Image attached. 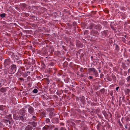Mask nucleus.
Wrapping results in <instances>:
<instances>
[{"mask_svg": "<svg viewBox=\"0 0 130 130\" xmlns=\"http://www.w3.org/2000/svg\"><path fill=\"white\" fill-rule=\"evenodd\" d=\"M122 40L124 42H125L126 40L125 38L123 37H122Z\"/></svg>", "mask_w": 130, "mask_h": 130, "instance_id": "obj_28", "label": "nucleus"}, {"mask_svg": "<svg viewBox=\"0 0 130 130\" xmlns=\"http://www.w3.org/2000/svg\"><path fill=\"white\" fill-rule=\"evenodd\" d=\"M73 25V26H75L76 25V23L75 22H74Z\"/></svg>", "mask_w": 130, "mask_h": 130, "instance_id": "obj_32", "label": "nucleus"}, {"mask_svg": "<svg viewBox=\"0 0 130 130\" xmlns=\"http://www.w3.org/2000/svg\"><path fill=\"white\" fill-rule=\"evenodd\" d=\"M94 25L93 24H90L89 27H87V28H89L90 29H91L94 27Z\"/></svg>", "mask_w": 130, "mask_h": 130, "instance_id": "obj_15", "label": "nucleus"}, {"mask_svg": "<svg viewBox=\"0 0 130 130\" xmlns=\"http://www.w3.org/2000/svg\"><path fill=\"white\" fill-rule=\"evenodd\" d=\"M89 77L90 79H93V77H92V76H89Z\"/></svg>", "mask_w": 130, "mask_h": 130, "instance_id": "obj_33", "label": "nucleus"}, {"mask_svg": "<svg viewBox=\"0 0 130 130\" xmlns=\"http://www.w3.org/2000/svg\"><path fill=\"white\" fill-rule=\"evenodd\" d=\"M45 121L47 123H48L50 122V120L49 118H46Z\"/></svg>", "mask_w": 130, "mask_h": 130, "instance_id": "obj_26", "label": "nucleus"}, {"mask_svg": "<svg viewBox=\"0 0 130 130\" xmlns=\"http://www.w3.org/2000/svg\"><path fill=\"white\" fill-rule=\"evenodd\" d=\"M93 74L96 77L98 75V74L97 71L93 72Z\"/></svg>", "mask_w": 130, "mask_h": 130, "instance_id": "obj_25", "label": "nucleus"}, {"mask_svg": "<svg viewBox=\"0 0 130 130\" xmlns=\"http://www.w3.org/2000/svg\"><path fill=\"white\" fill-rule=\"evenodd\" d=\"M128 44L129 45H130V41H129Z\"/></svg>", "mask_w": 130, "mask_h": 130, "instance_id": "obj_40", "label": "nucleus"}, {"mask_svg": "<svg viewBox=\"0 0 130 130\" xmlns=\"http://www.w3.org/2000/svg\"><path fill=\"white\" fill-rule=\"evenodd\" d=\"M27 107H28V112L32 115H34L35 114L34 108L29 105L27 106Z\"/></svg>", "mask_w": 130, "mask_h": 130, "instance_id": "obj_3", "label": "nucleus"}, {"mask_svg": "<svg viewBox=\"0 0 130 130\" xmlns=\"http://www.w3.org/2000/svg\"><path fill=\"white\" fill-rule=\"evenodd\" d=\"M42 114L43 115H45V113L44 112H42Z\"/></svg>", "mask_w": 130, "mask_h": 130, "instance_id": "obj_36", "label": "nucleus"}, {"mask_svg": "<svg viewBox=\"0 0 130 130\" xmlns=\"http://www.w3.org/2000/svg\"><path fill=\"white\" fill-rule=\"evenodd\" d=\"M25 5H25V4H24V6H25Z\"/></svg>", "mask_w": 130, "mask_h": 130, "instance_id": "obj_51", "label": "nucleus"}, {"mask_svg": "<svg viewBox=\"0 0 130 130\" xmlns=\"http://www.w3.org/2000/svg\"><path fill=\"white\" fill-rule=\"evenodd\" d=\"M6 106L1 105L0 106V110L2 111H4L6 108Z\"/></svg>", "mask_w": 130, "mask_h": 130, "instance_id": "obj_12", "label": "nucleus"}, {"mask_svg": "<svg viewBox=\"0 0 130 130\" xmlns=\"http://www.w3.org/2000/svg\"><path fill=\"white\" fill-rule=\"evenodd\" d=\"M97 71L96 70V69L94 68L93 71V72H95L96 71Z\"/></svg>", "mask_w": 130, "mask_h": 130, "instance_id": "obj_38", "label": "nucleus"}, {"mask_svg": "<svg viewBox=\"0 0 130 130\" xmlns=\"http://www.w3.org/2000/svg\"><path fill=\"white\" fill-rule=\"evenodd\" d=\"M7 90L6 89V88L2 87L0 89V91L2 93H4L6 92V91Z\"/></svg>", "mask_w": 130, "mask_h": 130, "instance_id": "obj_13", "label": "nucleus"}, {"mask_svg": "<svg viewBox=\"0 0 130 130\" xmlns=\"http://www.w3.org/2000/svg\"><path fill=\"white\" fill-rule=\"evenodd\" d=\"M30 72L29 71H27V73L25 72L23 73V77H26V76L28 75V73H30Z\"/></svg>", "mask_w": 130, "mask_h": 130, "instance_id": "obj_10", "label": "nucleus"}, {"mask_svg": "<svg viewBox=\"0 0 130 130\" xmlns=\"http://www.w3.org/2000/svg\"><path fill=\"white\" fill-rule=\"evenodd\" d=\"M1 58L0 57V60H1Z\"/></svg>", "mask_w": 130, "mask_h": 130, "instance_id": "obj_50", "label": "nucleus"}, {"mask_svg": "<svg viewBox=\"0 0 130 130\" xmlns=\"http://www.w3.org/2000/svg\"><path fill=\"white\" fill-rule=\"evenodd\" d=\"M54 64V63L53 62H51L49 64V65L50 66H53Z\"/></svg>", "mask_w": 130, "mask_h": 130, "instance_id": "obj_29", "label": "nucleus"}, {"mask_svg": "<svg viewBox=\"0 0 130 130\" xmlns=\"http://www.w3.org/2000/svg\"><path fill=\"white\" fill-rule=\"evenodd\" d=\"M127 61H129V60H128H128H127Z\"/></svg>", "mask_w": 130, "mask_h": 130, "instance_id": "obj_49", "label": "nucleus"}, {"mask_svg": "<svg viewBox=\"0 0 130 130\" xmlns=\"http://www.w3.org/2000/svg\"><path fill=\"white\" fill-rule=\"evenodd\" d=\"M99 71L100 72H101V71H100V70H99Z\"/></svg>", "mask_w": 130, "mask_h": 130, "instance_id": "obj_48", "label": "nucleus"}, {"mask_svg": "<svg viewBox=\"0 0 130 130\" xmlns=\"http://www.w3.org/2000/svg\"><path fill=\"white\" fill-rule=\"evenodd\" d=\"M13 118L16 120H19V117H18L16 116H14Z\"/></svg>", "mask_w": 130, "mask_h": 130, "instance_id": "obj_19", "label": "nucleus"}, {"mask_svg": "<svg viewBox=\"0 0 130 130\" xmlns=\"http://www.w3.org/2000/svg\"><path fill=\"white\" fill-rule=\"evenodd\" d=\"M105 91V90L103 88L101 90H100V91L102 93H104Z\"/></svg>", "mask_w": 130, "mask_h": 130, "instance_id": "obj_24", "label": "nucleus"}, {"mask_svg": "<svg viewBox=\"0 0 130 130\" xmlns=\"http://www.w3.org/2000/svg\"><path fill=\"white\" fill-rule=\"evenodd\" d=\"M49 115L51 116H54V111H51L49 113Z\"/></svg>", "mask_w": 130, "mask_h": 130, "instance_id": "obj_22", "label": "nucleus"}, {"mask_svg": "<svg viewBox=\"0 0 130 130\" xmlns=\"http://www.w3.org/2000/svg\"><path fill=\"white\" fill-rule=\"evenodd\" d=\"M130 92V90L129 89H127L125 90V94L126 95H128Z\"/></svg>", "mask_w": 130, "mask_h": 130, "instance_id": "obj_14", "label": "nucleus"}, {"mask_svg": "<svg viewBox=\"0 0 130 130\" xmlns=\"http://www.w3.org/2000/svg\"><path fill=\"white\" fill-rule=\"evenodd\" d=\"M19 79H20L21 80H23V81H24V79L23 78H19Z\"/></svg>", "mask_w": 130, "mask_h": 130, "instance_id": "obj_31", "label": "nucleus"}, {"mask_svg": "<svg viewBox=\"0 0 130 130\" xmlns=\"http://www.w3.org/2000/svg\"><path fill=\"white\" fill-rule=\"evenodd\" d=\"M40 128H35L34 130H40Z\"/></svg>", "mask_w": 130, "mask_h": 130, "instance_id": "obj_35", "label": "nucleus"}, {"mask_svg": "<svg viewBox=\"0 0 130 130\" xmlns=\"http://www.w3.org/2000/svg\"><path fill=\"white\" fill-rule=\"evenodd\" d=\"M6 14L5 13H2L0 14V16L2 18H4L5 17Z\"/></svg>", "mask_w": 130, "mask_h": 130, "instance_id": "obj_18", "label": "nucleus"}, {"mask_svg": "<svg viewBox=\"0 0 130 130\" xmlns=\"http://www.w3.org/2000/svg\"><path fill=\"white\" fill-rule=\"evenodd\" d=\"M111 27L112 28L113 27V26H111Z\"/></svg>", "mask_w": 130, "mask_h": 130, "instance_id": "obj_47", "label": "nucleus"}, {"mask_svg": "<svg viewBox=\"0 0 130 130\" xmlns=\"http://www.w3.org/2000/svg\"><path fill=\"white\" fill-rule=\"evenodd\" d=\"M6 113V112L5 111H4L3 113V114H5Z\"/></svg>", "mask_w": 130, "mask_h": 130, "instance_id": "obj_39", "label": "nucleus"}, {"mask_svg": "<svg viewBox=\"0 0 130 130\" xmlns=\"http://www.w3.org/2000/svg\"><path fill=\"white\" fill-rule=\"evenodd\" d=\"M129 120V118L128 117L126 119V121H128Z\"/></svg>", "mask_w": 130, "mask_h": 130, "instance_id": "obj_37", "label": "nucleus"}, {"mask_svg": "<svg viewBox=\"0 0 130 130\" xmlns=\"http://www.w3.org/2000/svg\"><path fill=\"white\" fill-rule=\"evenodd\" d=\"M59 130H66L64 127H61L60 129Z\"/></svg>", "mask_w": 130, "mask_h": 130, "instance_id": "obj_27", "label": "nucleus"}, {"mask_svg": "<svg viewBox=\"0 0 130 130\" xmlns=\"http://www.w3.org/2000/svg\"><path fill=\"white\" fill-rule=\"evenodd\" d=\"M119 87H117L116 88V91H118V89H119Z\"/></svg>", "mask_w": 130, "mask_h": 130, "instance_id": "obj_34", "label": "nucleus"}, {"mask_svg": "<svg viewBox=\"0 0 130 130\" xmlns=\"http://www.w3.org/2000/svg\"><path fill=\"white\" fill-rule=\"evenodd\" d=\"M29 124L32 125L34 127H35L37 125V122L34 121L29 122Z\"/></svg>", "mask_w": 130, "mask_h": 130, "instance_id": "obj_9", "label": "nucleus"}, {"mask_svg": "<svg viewBox=\"0 0 130 130\" xmlns=\"http://www.w3.org/2000/svg\"><path fill=\"white\" fill-rule=\"evenodd\" d=\"M11 116V115L10 114L6 116V118H8V120H10L12 119Z\"/></svg>", "mask_w": 130, "mask_h": 130, "instance_id": "obj_16", "label": "nucleus"}, {"mask_svg": "<svg viewBox=\"0 0 130 130\" xmlns=\"http://www.w3.org/2000/svg\"><path fill=\"white\" fill-rule=\"evenodd\" d=\"M16 66L15 65L12 64L11 66V70H14V71L13 73H14L16 71Z\"/></svg>", "mask_w": 130, "mask_h": 130, "instance_id": "obj_6", "label": "nucleus"}, {"mask_svg": "<svg viewBox=\"0 0 130 130\" xmlns=\"http://www.w3.org/2000/svg\"><path fill=\"white\" fill-rule=\"evenodd\" d=\"M80 71L81 72H83L84 71L83 68H81L80 69Z\"/></svg>", "mask_w": 130, "mask_h": 130, "instance_id": "obj_30", "label": "nucleus"}, {"mask_svg": "<svg viewBox=\"0 0 130 130\" xmlns=\"http://www.w3.org/2000/svg\"><path fill=\"white\" fill-rule=\"evenodd\" d=\"M102 34L104 35L105 36H107L108 34V31L107 30H105L101 32Z\"/></svg>", "mask_w": 130, "mask_h": 130, "instance_id": "obj_8", "label": "nucleus"}, {"mask_svg": "<svg viewBox=\"0 0 130 130\" xmlns=\"http://www.w3.org/2000/svg\"><path fill=\"white\" fill-rule=\"evenodd\" d=\"M2 122H4L5 123H7V125L10 124V122L9 120H7L6 119H3L2 120Z\"/></svg>", "mask_w": 130, "mask_h": 130, "instance_id": "obj_7", "label": "nucleus"}, {"mask_svg": "<svg viewBox=\"0 0 130 130\" xmlns=\"http://www.w3.org/2000/svg\"><path fill=\"white\" fill-rule=\"evenodd\" d=\"M124 37L125 38H126L127 37V36L126 35H125L124 36Z\"/></svg>", "mask_w": 130, "mask_h": 130, "instance_id": "obj_43", "label": "nucleus"}, {"mask_svg": "<svg viewBox=\"0 0 130 130\" xmlns=\"http://www.w3.org/2000/svg\"><path fill=\"white\" fill-rule=\"evenodd\" d=\"M115 51L116 52H118L119 50V46L117 44H115Z\"/></svg>", "mask_w": 130, "mask_h": 130, "instance_id": "obj_11", "label": "nucleus"}, {"mask_svg": "<svg viewBox=\"0 0 130 130\" xmlns=\"http://www.w3.org/2000/svg\"><path fill=\"white\" fill-rule=\"evenodd\" d=\"M10 61V59H6L5 60L4 65L6 68L8 69L9 68Z\"/></svg>", "mask_w": 130, "mask_h": 130, "instance_id": "obj_4", "label": "nucleus"}, {"mask_svg": "<svg viewBox=\"0 0 130 130\" xmlns=\"http://www.w3.org/2000/svg\"><path fill=\"white\" fill-rule=\"evenodd\" d=\"M127 82L129 83V84L130 85V75L128 76L126 78Z\"/></svg>", "mask_w": 130, "mask_h": 130, "instance_id": "obj_17", "label": "nucleus"}, {"mask_svg": "<svg viewBox=\"0 0 130 130\" xmlns=\"http://www.w3.org/2000/svg\"><path fill=\"white\" fill-rule=\"evenodd\" d=\"M102 28V27L100 25H95L94 27V29L92 30L90 32V34L95 36V35L97 34L98 33V31H100Z\"/></svg>", "mask_w": 130, "mask_h": 130, "instance_id": "obj_1", "label": "nucleus"}, {"mask_svg": "<svg viewBox=\"0 0 130 130\" xmlns=\"http://www.w3.org/2000/svg\"><path fill=\"white\" fill-rule=\"evenodd\" d=\"M91 59H93V56H91Z\"/></svg>", "mask_w": 130, "mask_h": 130, "instance_id": "obj_42", "label": "nucleus"}, {"mask_svg": "<svg viewBox=\"0 0 130 130\" xmlns=\"http://www.w3.org/2000/svg\"><path fill=\"white\" fill-rule=\"evenodd\" d=\"M0 115H1V116H2L3 115V114H2L1 113H0Z\"/></svg>", "mask_w": 130, "mask_h": 130, "instance_id": "obj_46", "label": "nucleus"}, {"mask_svg": "<svg viewBox=\"0 0 130 130\" xmlns=\"http://www.w3.org/2000/svg\"><path fill=\"white\" fill-rule=\"evenodd\" d=\"M33 127L30 125H27L25 128V130H32Z\"/></svg>", "mask_w": 130, "mask_h": 130, "instance_id": "obj_5", "label": "nucleus"}, {"mask_svg": "<svg viewBox=\"0 0 130 130\" xmlns=\"http://www.w3.org/2000/svg\"><path fill=\"white\" fill-rule=\"evenodd\" d=\"M84 76V75L83 74L81 75V76L82 77H83Z\"/></svg>", "mask_w": 130, "mask_h": 130, "instance_id": "obj_44", "label": "nucleus"}, {"mask_svg": "<svg viewBox=\"0 0 130 130\" xmlns=\"http://www.w3.org/2000/svg\"><path fill=\"white\" fill-rule=\"evenodd\" d=\"M94 68H90L88 69V71L89 72H92L94 69Z\"/></svg>", "mask_w": 130, "mask_h": 130, "instance_id": "obj_21", "label": "nucleus"}, {"mask_svg": "<svg viewBox=\"0 0 130 130\" xmlns=\"http://www.w3.org/2000/svg\"><path fill=\"white\" fill-rule=\"evenodd\" d=\"M125 127L126 128H127V126L126 125L125 126Z\"/></svg>", "mask_w": 130, "mask_h": 130, "instance_id": "obj_45", "label": "nucleus"}, {"mask_svg": "<svg viewBox=\"0 0 130 130\" xmlns=\"http://www.w3.org/2000/svg\"><path fill=\"white\" fill-rule=\"evenodd\" d=\"M25 112L24 111H23L22 113V116H19V120L22 122L26 121V120L25 116Z\"/></svg>", "mask_w": 130, "mask_h": 130, "instance_id": "obj_2", "label": "nucleus"}, {"mask_svg": "<svg viewBox=\"0 0 130 130\" xmlns=\"http://www.w3.org/2000/svg\"><path fill=\"white\" fill-rule=\"evenodd\" d=\"M55 130H58V129L57 128H55Z\"/></svg>", "mask_w": 130, "mask_h": 130, "instance_id": "obj_41", "label": "nucleus"}, {"mask_svg": "<svg viewBox=\"0 0 130 130\" xmlns=\"http://www.w3.org/2000/svg\"><path fill=\"white\" fill-rule=\"evenodd\" d=\"M38 91L36 89H34L33 91V92L35 93H37Z\"/></svg>", "mask_w": 130, "mask_h": 130, "instance_id": "obj_23", "label": "nucleus"}, {"mask_svg": "<svg viewBox=\"0 0 130 130\" xmlns=\"http://www.w3.org/2000/svg\"><path fill=\"white\" fill-rule=\"evenodd\" d=\"M33 120L36 121L37 120V118L35 116H33L32 118Z\"/></svg>", "mask_w": 130, "mask_h": 130, "instance_id": "obj_20", "label": "nucleus"}]
</instances>
